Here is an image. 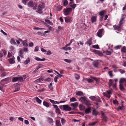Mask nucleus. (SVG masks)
Listing matches in <instances>:
<instances>
[{
  "mask_svg": "<svg viewBox=\"0 0 126 126\" xmlns=\"http://www.w3.org/2000/svg\"><path fill=\"white\" fill-rule=\"evenodd\" d=\"M124 106H123V105L122 106H119L117 108V110L118 111H119L121 110H123L124 109Z\"/></svg>",
  "mask_w": 126,
  "mask_h": 126,
  "instance_id": "nucleus-33",
  "label": "nucleus"
},
{
  "mask_svg": "<svg viewBox=\"0 0 126 126\" xmlns=\"http://www.w3.org/2000/svg\"><path fill=\"white\" fill-rule=\"evenodd\" d=\"M64 5L66 6L68 4V2L67 0H64L63 1Z\"/></svg>",
  "mask_w": 126,
  "mask_h": 126,
  "instance_id": "nucleus-39",
  "label": "nucleus"
},
{
  "mask_svg": "<svg viewBox=\"0 0 126 126\" xmlns=\"http://www.w3.org/2000/svg\"><path fill=\"white\" fill-rule=\"evenodd\" d=\"M35 59L37 61H44L46 60L45 59L43 58L42 59H41L38 57H36L35 58Z\"/></svg>",
  "mask_w": 126,
  "mask_h": 126,
  "instance_id": "nucleus-17",
  "label": "nucleus"
},
{
  "mask_svg": "<svg viewBox=\"0 0 126 126\" xmlns=\"http://www.w3.org/2000/svg\"><path fill=\"white\" fill-rule=\"evenodd\" d=\"M104 32V30L103 29L99 30L97 32V35L98 37L101 38L102 36L103 33Z\"/></svg>",
  "mask_w": 126,
  "mask_h": 126,
  "instance_id": "nucleus-3",
  "label": "nucleus"
},
{
  "mask_svg": "<svg viewBox=\"0 0 126 126\" xmlns=\"http://www.w3.org/2000/svg\"><path fill=\"white\" fill-rule=\"evenodd\" d=\"M91 108L90 107H89L86 109L85 110V113L86 114H88L91 112Z\"/></svg>",
  "mask_w": 126,
  "mask_h": 126,
  "instance_id": "nucleus-14",
  "label": "nucleus"
},
{
  "mask_svg": "<svg viewBox=\"0 0 126 126\" xmlns=\"http://www.w3.org/2000/svg\"><path fill=\"white\" fill-rule=\"evenodd\" d=\"M97 122H95L93 123H90L89 124V125L90 126H94L96 123Z\"/></svg>",
  "mask_w": 126,
  "mask_h": 126,
  "instance_id": "nucleus-56",
  "label": "nucleus"
},
{
  "mask_svg": "<svg viewBox=\"0 0 126 126\" xmlns=\"http://www.w3.org/2000/svg\"><path fill=\"white\" fill-rule=\"evenodd\" d=\"M119 88L121 91H123L124 90L123 84H119Z\"/></svg>",
  "mask_w": 126,
  "mask_h": 126,
  "instance_id": "nucleus-37",
  "label": "nucleus"
},
{
  "mask_svg": "<svg viewBox=\"0 0 126 126\" xmlns=\"http://www.w3.org/2000/svg\"><path fill=\"white\" fill-rule=\"evenodd\" d=\"M72 9L71 8H67L64 9V14L65 15H68L72 11Z\"/></svg>",
  "mask_w": 126,
  "mask_h": 126,
  "instance_id": "nucleus-2",
  "label": "nucleus"
},
{
  "mask_svg": "<svg viewBox=\"0 0 126 126\" xmlns=\"http://www.w3.org/2000/svg\"><path fill=\"white\" fill-rule=\"evenodd\" d=\"M65 21L67 23L71 22V20L69 18L65 17Z\"/></svg>",
  "mask_w": 126,
  "mask_h": 126,
  "instance_id": "nucleus-22",
  "label": "nucleus"
},
{
  "mask_svg": "<svg viewBox=\"0 0 126 126\" xmlns=\"http://www.w3.org/2000/svg\"><path fill=\"white\" fill-rule=\"evenodd\" d=\"M126 79H125L124 78L121 79L119 81V84H123V83H124L125 84L126 82Z\"/></svg>",
  "mask_w": 126,
  "mask_h": 126,
  "instance_id": "nucleus-11",
  "label": "nucleus"
},
{
  "mask_svg": "<svg viewBox=\"0 0 126 126\" xmlns=\"http://www.w3.org/2000/svg\"><path fill=\"white\" fill-rule=\"evenodd\" d=\"M95 101L97 102H101L100 101V99L99 97H98V98H95Z\"/></svg>",
  "mask_w": 126,
  "mask_h": 126,
  "instance_id": "nucleus-58",
  "label": "nucleus"
},
{
  "mask_svg": "<svg viewBox=\"0 0 126 126\" xmlns=\"http://www.w3.org/2000/svg\"><path fill=\"white\" fill-rule=\"evenodd\" d=\"M61 121L62 123L63 124H64L65 122V120L63 118H62L61 119Z\"/></svg>",
  "mask_w": 126,
  "mask_h": 126,
  "instance_id": "nucleus-63",
  "label": "nucleus"
},
{
  "mask_svg": "<svg viewBox=\"0 0 126 126\" xmlns=\"http://www.w3.org/2000/svg\"><path fill=\"white\" fill-rule=\"evenodd\" d=\"M92 47L95 48H96L97 49H98L99 48V46L98 45H93L92 46Z\"/></svg>",
  "mask_w": 126,
  "mask_h": 126,
  "instance_id": "nucleus-57",
  "label": "nucleus"
},
{
  "mask_svg": "<svg viewBox=\"0 0 126 126\" xmlns=\"http://www.w3.org/2000/svg\"><path fill=\"white\" fill-rule=\"evenodd\" d=\"M28 0H22V2L24 5H26Z\"/></svg>",
  "mask_w": 126,
  "mask_h": 126,
  "instance_id": "nucleus-53",
  "label": "nucleus"
},
{
  "mask_svg": "<svg viewBox=\"0 0 126 126\" xmlns=\"http://www.w3.org/2000/svg\"><path fill=\"white\" fill-rule=\"evenodd\" d=\"M111 94V92L110 90L107 91L103 93V94L108 98H110V95Z\"/></svg>",
  "mask_w": 126,
  "mask_h": 126,
  "instance_id": "nucleus-5",
  "label": "nucleus"
},
{
  "mask_svg": "<svg viewBox=\"0 0 126 126\" xmlns=\"http://www.w3.org/2000/svg\"><path fill=\"white\" fill-rule=\"evenodd\" d=\"M79 108L80 110H82L84 108V107L82 105H80L79 106Z\"/></svg>",
  "mask_w": 126,
  "mask_h": 126,
  "instance_id": "nucleus-48",
  "label": "nucleus"
},
{
  "mask_svg": "<svg viewBox=\"0 0 126 126\" xmlns=\"http://www.w3.org/2000/svg\"><path fill=\"white\" fill-rule=\"evenodd\" d=\"M56 73L57 74V77H56V82L57 81V79L58 78H61L62 77H63V76L62 75L60 74L58 72L56 71Z\"/></svg>",
  "mask_w": 126,
  "mask_h": 126,
  "instance_id": "nucleus-9",
  "label": "nucleus"
},
{
  "mask_svg": "<svg viewBox=\"0 0 126 126\" xmlns=\"http://www.w3.org/2000/svg\"><path fill=\"white\" fill-rule=\"evenodd\" d=\"M77 101L76 99L74 97H72L71 98L70 100V102H74Z\"/></svg>",
  "mask_w": 126,
  "mask_h": 126,
  "instance_id": "nucleus-43",
  "label": "nucleus"
},
{
  "mask_svg": "<svg viewBox=\"0 0 126 126\" xmlns=\"http://www.w3.org/2000/svg\"><path fill=\"white\" fill-rule=\"evenodd\" d=\"M27 40H26L22 42V44L23 46L25 47H27L28 46V44L27 43Z\"/></svg>",
  "mask_w": 126,
  "mask_h": 126,
  "instance_id": "nucleus-24",
  "label": "nucleus"
},
{
  "mask_svg": "<svg viewBox=\"0 0 126 126\" xmlns=\"http://www.w3.org/2000/svg\"><path fill=\"white\" fill-rule=\"evenodd\" d=\"M45 21L47 23L50 25H52V22H51L48 19H45Z\"/></svg>",
  "mask_w": 126,
  "mask_h": 126,
  "instance_id": "nucleus-46",
  "label": "nucleus"
},
{
  "mask_svg": "<svg viewBox=\"0 0 126 126\" xmlns=\"http://www.w3.org/2000/svg\"><path fill=\"white\" fill-rule=\"evenodd\" d=\"M102 120L105 122H106L107 121V118L105 115H104L103 117Z\"/></svg>",
  "mask_w": 126,
  "mask_h": 126,
  "instance_id": "nucleus-34",
  "label": "nucleus"
},
{
  "mask_svg": "<svg viewBox=\"0 0 126 126\" xmlns=\"http://www.w3.org/2000/svg\"><path fill=\"white\" fill-rule=\"evenodd\" d=\"M92 52H94L95 54H97L100 56H102L103 54L102 52L99 50L94 49L92 51Z\"/></svg>",
  "mask_w": 126,
  "mask_h": 126,
  "instance_id": "nucleus-6",
  "label": "nucleus"
},
{
  "mask_svg": "<svg viewBox=\"0 0 126 126\" xmlns=\"http://www.w3.org/2000/svg\"><path fill=\"white\" fill-rule=\"evenodd\" d=\"M79 100L83 103L84 104L88 106L91 105L90 102L89 101L87 100L85 97H80L79 99Z\"/></svg>",
  "mask_w": 126,
  "mask_h": 126,
  "instance_id": "nucleus-1",
  "label": "nucleus"
},
{
  "mask_svg": "<svg viewBox=\"0 0 126 126\" xmlns=\"http://www.w3.org/2000/svg\"><path fill=\"white\" fill-rule=\"evenodd\" d=\"M93 64L95 68H97L98 67V63L96 62H94Z\"/></svg>",
  "mask_w": 126,
  "mask_h": 126,
  "instance_id": "nucleus-40",
  "label": "nucleus"
},
{
  "mask_svg": "<svg viewBox=\"0 0 126 126\" xmlns=\"http://www.w3.org/2000/svg\"><path fill=\"white\" fill-rule=\"evenodd\" d=\"M4 71V68L2 67H0V71L1 72L2 71Z\"/></svg>",
  "mask_w": 126,
  "mask_h": 126,
  "instance_id": "nucleus-64",
  "label": "nucleus"
},
{
  "mask_svg": "<svg viewBox=\"0 0 126 126\" xmlns=\"http://www.w3.org/2000/svg\"><path fill=\"white\" fill-rule=\"evenodd\" d=\"M61 107L62 108L63 110L65 111H70L71 110V108L69 107L68 105H63L61 106Z\"/></svg>",
  "mask_w": 126,
  "mask_h": 126,
  "instance_id": "nucleus-4",
  "label": "nucleus"
},
{
  "mask_svg": "<svg viewBox=\"0 0 126 126\" xmlns=\"http://www.w3.org/2000/svg\"><path fill=\"white\" fill-rule=\"evenodd\" d=\"M35 99L36 102L40 104H41V103L42 101L40 100L37 97H36L35 98Z\"/></svg>",
  "mask_w": 126,
  "mask_h": 126,
  "instance_id": "nucleus-15",
  "label": "nucleus"
},
{
  "mask_svg": "<svg viewBox=\"0 0 126 126\" xmlns=\"http://www.w3.org/2000/svg\"><path fill=\"white\" fill-rule=\"evenodd\" d=\"M125 21L122 20L120 19V21H119V24L120 25V26H122L123 24L125 22Z\"/></svg>",
  "mask_w": 126,
  "mask_h": 126,
  "instance_id": "nucleus-41",
  "label": "nucleus"
},
{
  "mask_svg": "<svg viewBox=\"0 0 126 126\" xmlns=\"http://www.w3.org/2000/svg\"><path fill=\"white\" fill-rule=\"evenodd\" d=\"M8 60L11 64L14 63L15 62L14 58L10 59H8Z\"/></svg>",
  "mask_w": 126,
  "mask_h": 126,
  "instance_id": "nucleus-16",
  "label": "nucleus"
},
{
  "mask_svg": "<svg viewBox=\"0 0 126 126\" xmlns=\"http://www.w3.org/2000/svg\"><path fill=\"white\" fill-rule=\"evenodd\" d=\"M18 77H13L12 78V81L15 82L18 80Z\"/></svg>",
  "mask_w": 126,
  "mask_h": 126,
  "instance_id": "nucleus-35",
  "label": "nucleus"
},
{
  "mask_svg": "<svg viewBox=\"0 0 126 126\" xmlns=\"http://www.w3.org/2000/svg\"><path fill=\"white\" fill-rule=\"evenodd\" d=\"M97 17L96 16H93L91 17V19L92 23L96 21Z\"/></svg>",
  "mask_w": 126,
  "mask_h": 126,
  "instance_id": "nucleus-12",
  "label": "nucleus"
},
{
  "mask_svg": "<svg viewBox=\"0 0 126 126\" xmlns=\"http://www.w3.org/2000/svg\"><path fill=\"white\" fill-rule=\"evenodd\" d=\"M98 112L95 109H94L92 112V114L94 115H96L98 114Z\"/></svg>",
  "mask_w": 126,
  "mask_h": 126,
  "instance_id": "nucleus-20",
  "label": "nucleus"
},
{
  "mask_svg": "<svg viewBox=\"0 0 126 126\" xmlns=\"http://www.w3.org/2000/svg\"><path fill=\"white\" fill-rule=\"evenodd\" d=\"M122 47V46L121 45L117 46H115L114 47V48L117 50L118 49H120Z\"/></svg>",
  "mask_w": 126,
  "mask_h": 126,
  "instance_id": "nucleus-49",
  "label": "nucleus"
},
{
  "mask_svg": "<svg viewBox=\"0 0 126 126\" xmlns=\"http://www.w3.org/2000/svg\"><path fill=\"white\" fill-rule=\"evenodd\" d=\"M43 105L47 107H48L49 106V104L47 102L45 101L43 102Z\"/></svg>",
  "mask_w": 126,
  "mask_h": 126,
  "instance_id": "nucleus-23",
  "label": "nucleus"
},
{
  "mask_svg": "<svg viewBox=\"0 0 126 126\" xmlns=\"http://www.w3.org/2000/svg\"><path fill=\"white\" fill-rule=\"evenodd\" d=\"M121 26H120V25L119 24L118 25H114L113 26V27L115 30H117L118 31H119L120 29V28Z\"/></svg>",
  "mask_w": 126,
  "mask_h": 126,
  "instance_id": "nucleus-10",
  "label": "nucleus"
},
{
  "mask_svg": "<svg viewBox=\"0 0 126 126\" xmlns=\"http://www.w3.org/2000/svg\"><path fill=\"white\" fill-rule=\"evenodd\" d=\"M83 94V93L81 91L77 92L76 93V95H77L81 96Z\"/></svg>",
  "mask_w": 126,
  "mask_h": 126,
  "instance_id": "nucleus-27",
  "label": "nucleus"
},
{
  "mask_svg": "<svg viewBox=\"0 0 126 126\" xmlns=\"http://www.w3.org/2000/svg\"><path fill=\"white\" fill-rule=\"evenodd\" d=\"M28 5L31 7H32L34 6V3L31 0L28 3Z\"/></svg>",
  "mask_w": 126,
  "mask_h": 126,
  "instance_id": "nucleus-13",
  "label": "nucleus"
},
{
  "mask_svg": "<svg viewBox=\"0 0 126 126\" xmlns=\"http://www.w3.org/2000/svg\"><path fill=\"white\" fill-rule=\"evenodd\" d=\"M15 50V49L12 46L11 47H10V51L12 53H14Z\"/></svg>",
  "mask_w": 126,
  "mask_h": 126,
  "instance_id": "nucleus-28",
  "label": "nucleus"
},
{
  "mask_svg": "<svg viewBox=\"0 0 126 126\" xmlns=\"http://www.w3.org/2000/svg\"><path fill=\"white\" fill-rule=\"evenodd\" d=\"M113 52V50L112 49H111L110 51L108 50L106 52V53L107 55H110Z\"/></svg>",
  "mask_w": 126,
  "mask_h": 126,
  "instance_id": "nucleus-21",
  "label": "nucleus"
},
{
  "mask_svg": "<svg viewBox=\"0 0 126 126\" xmlns=\"http://www.w3.org/2000/svg\"><path fill=\"white\" fill-rule=\"evenodd\" d=\"M41 67V66H39L38 67H37V68H36L35 70L33 72V73H35L38 70V69Z\"/></svg>",
  "mask_w": 126,
  "mask_h": 126,
  "instance_id": "nucleus-42",
  "label": "nucleus"
},
{
  "mask_svg": "<svg viewBox=\"0 0 126 126\" xmlns=\"http://www.w3.org/2000/svg\"><path fill=\"white\" fill-rule=\"evenodd\" d=\"M126 48L125 47H123L121 49V51L122 52L124 53H126Z\"/></svg>",
  "mask_w": 126,
  "mask_h": 126,
  "instance_id": "nucleus-38",
  "label": "nucleus"
},
{
  "mask_svg": "<svg viewBox=\"0 0 126 126\" xmlns=\"http://www.w3.org/2000/svg\"><path fill=\"white\" fill-rule=\"evenodd\" d=\"M62 6H58L57 8V10L59 11H60V10L62 9Z\"/></svg>",
  "mask_w": 126,
  "mask_h": 126,
  "instance_id": "nucleus-62",
  "label": "nucleus"
},
{
  "mask_svg": "<svg viewBox=\"0 0 126 126\" xmlns=\"http://www.w3.org/2000/svg\"><path fill=\"white\" fill-rule=\"evenodd\" d=\"M69 4L70 6L73 9H74L76 6V4Z\"/></svg>",
  "mask_w": 126,
  "mask_h": 126,
  "instance_id": "nucleus-36",
  "label": "nucleus"
},
{
  "mask_svg": "<svg viewBox=\"0 0 126 126\" xmlns=\"http://www.w3.org/2000/svg\"><path fill=\"white\" fill-rule=\"evenodd\" d=\"M23 50H20L19 51V56L20 57H23Z\"/></svg>",
  "mask_w": 126,
  "mask_h": 126,
  "instance_id": "nucleus-32",
  "label": "nucleus"
},
{
  "mask_svg": "<svg viewBox=\"0 0 126 126\" xmlns=\"http://www.w3.org/2000/svg\"><path fill=\"white\" fill-rule=\"evenodd\" d=\"M23 78L22 77H18V80L19 81H22L23 80Z\"/></svg>",
  "mask_w": 126,
  "mask_h": 126,
  "instance_id": "nucleus-61",
  "label": "nucleus"
},
{
  "mask_svg": "<svg viewBox=\"0 0 126 126\" xmlns=\"http://www.w3.org/2000/svg\"><path fill=\"white\" fill-rule=\"evenodd\" d=\"M30 59L29 58H28L27 59L26 61L24 62V63L25 64H27L28 63L30 62Z\"/></svg>",
  "mask_w": 126,
  "mask_h": 126,
  "instance_id": "nucleus-44",
  "label": "nucleus"
},
{
  "mask_svg": "<svg viewBox=\"0 0 126 126\" xmlns=\"http://www.w3.org/2000/svg\"><path fill=\"white\" fill-rule=\"evenodd\" d=\"M43 79L42 78H39L36 80L35 81V82H39L42 81L43 80Z\"/></svg>",
  "mask_w": 126,
  "mask_h": 126,
  "instance_id": "nucleus-18",
  "label": "nucleus"
},
{
  "mask_svg": "<svg viewBox=\"0 0 126 126\" xmlns=\"http://www.w3.org/2000/svg\"><path fill=\"white\" fill-rule=\"evenodd\" d=\"M1 76L3 77L5 76L6 75V73L5 72V71H2L1 72Z\"/></svg>",
  "mask_w": 126,
  "mask_h": 126,
  "instance_id": "nucleus-51",
  "label": "nucleus"
},
{
  "mask_svg": "<svg viewBox=\"0 0 126 126\" xmlns=\"http://www.w3.org/2000/svg\"><path fill=\"white\" fill-rule=\"evenodd\" d=\"M64 61L68 63H70L72 62L71 60L68 59H65L64 60Z\"/></svg>",
  "mask_w": 126,
  "mask_h": 126,
  "instance_id": "nucleus-55",
  "label": "nucleus"
},
{
  "mask_svg": "<svg viewBox=\"0 0 126 126\" xmlns=\"http://www.w3.org/2000/svg\"><path fill=\"white\" fill-rule=\"evenodd\" d=\"M89 98L91 99L93 101H95V97L94 96H91L89 97Z\"/></svg>",
  "mask_w": 126,
  "mask_h": 126,
  "instance_id": "nucleus-52",
  "label": "nucleus"
},
{
  "mask_svg": "<svg viewBox=\"0 0 126 126\" xmlns=\"http://www.w3.org/2000/svg\"><path fill=\"white\" fill-rule=\"evenodd\" d=\"M87 44H88L89 46L92 45V40L90 39L87 42Z\"/></svg>",
  "mask_w": 126,
  "mask_h": 126,
  "instance_id": "nucleus-47",
  "label": "nucleus"
},
{
  "mask_svg": "<svg viewBox=\"0 0 126 126\" xmlns=\"http://www.w3.org/2000/svg\"><path fill=\"white\" fill-rule=\"evenodd\" d=\"M105 11H102L100 12L99 13V15L100 16H103L105 14Z\"/></svg>",
  "mask_w": 126,
  "mask_h": 126,
  "instance_id": "nucleus-30",
  "label": "nucleus"
},
{
  "mask_svg": "<svg viewBox=\"0 0 126 126\" xmlns=\"http://www.w3.org/2000/svg\"><path fill=\"white\" fill-rule=\"evenodd\" d=\"M63 49L67 51L68 50H71V48L70 47H66L65 46L64 47L62 48Z\"/></svg>",
  "mask_w": 126,
  "mask_h": 126,
  "instance_id": "nucleus-25",
  "label": "nucleus"
},
{
  "mask_svg": "<svg viewBox=\"0 0 126 126\" xmlns=\"http://www.w3.org/2000/svg\"><path fill=\"white\" fill-rule=\"evenodd\" d=\"M44 3H42L39 5L38 6L37 9L39 11L41 12L44 8Z\"/></svg>",
  "mask_w": 126,
  "mask_h": 126,
  "instance_id": "nucleus-7",
  "label": "nucleus"
},
{
  "mask_svg": "<svg viewBox=\"0 0 126 126\" xmlns=\"http://www.w3.org/2000/svg\"><path fill=\"white\" fill-rule=\"evenodd\" d=\"M10 42L12 45H16L17 44L16 43L13 39H12L11 40Z\"/></svg>",
  "mask_w": 126,
  "mask_h": 126,
  "instance_id": "nucleus-26",
  "label": "nucleus"
},
{
  "mask_svg": "<svg viewBox=\"0 0 126 126\" xmlns=\"http://www.w3.org/2000/svg\"><path fill=\"white\" fill-rule=\"evenodd\" d=\"M16 89L14 91V92H15L16 91H17L19 90L20 89V87L19 86L16 87L15 88Z\"/></svg>",
  "mask_w": 126,
  "mask_h": 126,
  "instance_id": "nucleus-54",
  "label": "nucleus"
},
{
  "mask_svg": "<svg viewBox=\"0 0 126 126\" xmlns=\"http://www.w3.org/2000/svg\"><path fill=\"white\" fill-rule=\"evenodd\" d=\"M126 17V16L125 14H122L121 15V17L120 19L122 20L125 21V19Z\"/></svg>",
  "mask_w": 126,
  "mask_h": 126,
  "instance_id": "nucleus-31",
  "label": "nucleus"
},
{
  "mask_svg": "<svg viewBox=\"0 0 126 126\" xmlns=\"http://www.w3.org/2000/svg\"><path fill=\"white\" fill-rule=\"evenodd\" d=\"M108 73L110 77H112L113 76V75L112 74V71H109L108 72Z\"/></svg>",
  "mask_w": 126,
  "mask_h": 126,
  "instance_id": "nucleus-60",
  "label": "nucleus"
},
{
  "mask_svg": "<svg viewBox=\"0 0 126 126\" xmlns=\"http://www.w3.org/2000/svg\"><path fill=\"white\" fill-rule=\"evenodd\" d=\"M78 104V102H75L74 103H71V105L72 107V108L73 110L75 109Z\"/></svg>",
  "mask_w": 126,
  "mask_h": 126,
  "instance_id": "nucleus-8",
  "label": "nucleus"
},
{
  "mask_svg": "<svg viewBox=\"0 0 126 126\" xmlns=\"http://www.w3.org/2000/svg\"><path fill=\"white\" fill-rule=\"evenodd\" d=\"M84 80H86L89 83L93 81V80L92 79H90L84 78L83 81Z\"/></svg>",
  "mask_w": 126,
  "mask_h": 126,
  "instance_id": "nucleus-19",
  "label": "nucleus"
},
{
  "mask_svg": "<svg viewBox=\"0 0 126 126\" xmlns=\"http://www.w3.org/2000/svg\"><path fill=\"white\" fill-rule=\"evenodd\" d=\"M56 126H61L60 122L59 121H56Z\"/></svg>",
  "mask_w": 126,
  "mask_h": 126,
  "instance_id": "nucleus-45",
  "label": "nucleus"
},
{
  "mask_svg": "<svg viewBox=\"0 0 126 126\" xmlns=\"http://www.w3.org/2000/svg\"><path fill=\"white\" fill-rule=\"evenodd\" d=\"M75 79H79L80 78L79 76L77 74H75Z\"/></svg>",
  "mask_w": 126,
  "mask_h": 126,
  "instance_id": "nucleus-50",
  "label": "nucleus"
},
{
  "mask_svg": "<svg viewBox=\"0 0 126 126\" xmlns=\"http://www.w3.org/2000/svg\"><path fill=\"white\" fill-rule=\"evenodd\" d=\"M56 112L57 113H58L59 114H60L61 113L60 111V110L58 108L57 106L56 105Z\"/></svg>",
  "mask_w": 126,
  "mask_h": 126,
  "instance_id": "nucleus-29",
  "label": "nucleus"
},
{
  "mask_svg": "<svg viewBox=\"0 0 126 126\" xmlns=\"http://www.w3.org/2000/svg\"><path fill=\"white\" fill-rule=\"evenodd\" d=\"M119 71L121 74L124 73L125 72V71L124 70L121 69H119Z\"/></svg>",
  "mask_w": 126,
  "mask_h": 126,
  "instance_id": "nucleus-59",
  "label": "nucleus"
}]
</instances>
